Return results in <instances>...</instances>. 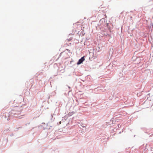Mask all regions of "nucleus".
<instances>
[{"mask_svg": "<svg viewBox=\"0 0 153 153\" xmlns=\"http://www.w3.org/2000/svg\"><path fill=\"white\" fill-rule=\"evenodd\" d=\"M68 88H69V89H70L71 88L70 87L68 86Z\"/></svg>", "mask_w": 153, "mask_h": 153, "instance_id": "nucleus-12", "label": "nucleus"}, {"mask_svg": "<svg viewBox=\"0 0 153 153\" xmlns=\"http://www.w3.org/2000/svg\"><path fill=\"white\" fill-rule=\"evenodd\" d=\"M21 114V113L19 111L12 110L5 115V118L6 119L7 121L12 119L13 117L18 118L21 119L23 117L22 116L24 115Z\"/></svg>", "mask_w": 153, "mask_h": 153, "instance_id": "nucleus-1", "label": "nucleus"}, {"mask_svg": "<svg viewBox=\"0 0 153 153\" xmlns=\"http://www.w3.org/2000/svg\"><path fill=\"white\" fill-rule=\"evenodd\" d=\"M106 26L110 30L111 28H112L113 26L111 23H106Z\"/></svg>", "mask_w": 153, "mask_h": 153, "instance_id": "nucleus-3", "label": "nucleus"}, {"mask_svg": "<svg viewBox=\"0 0 153 153\" xmlns=\"http://www.w3.org/2000/svg\"><path fill=\"white\" fill-rule=\"evenodd\" d=\"M123 74H122L121 73H120L119 74V76L120 77H122V76Z\"/></svg>", "mask_w": 153, "mask_h": 153, "instance_id": "nucleus-7", "label": "nucleus"}, {"mask_svg": "<svg viewBox=\"0 0 153 153\" xmlns=\"http://www.w3.org/2000/svg\"><path fill=\"white\" fill-rule=\"evenodd\" d=\"M96 50H94V49L93 50V54H94V52H96Z\"/></svg>", "mask_w": 153, "mask_h": 153, "instance_id": "nucleus-9", "label": "nucleus"}, {"mask_svg": "<svg viewBox=\"0 0 153 153\" xmlns=\"http://www.w3.org/2000/svg\"><path fill=\"white\" fill-rule=\"evenodd\" d=\"M71 113H72V114H73L74 113V111H73Z\"/></svg>", "mask_w": 153, "mask_h": 153, "instance_id": "nucleus-11", "label": "nucleus"}, {"mask_svg": "<svg viewBox=\"0 0 153 153\" xmlns=\"http://www.w3.org/2000/svg\"><path fill=\"white\" fill-rule=\"evenodd\" d=\"M100 87H98L97 88H95L94 89L95 91H97V90H100Z\"/></svg>", "mask_w": 153, "mask_h": 153, "instance_id": "nucleus-6", "label": "nucleus"}, {"mask_svg": "<svg viewBox=\"0 0 153 153\" xmlns=\"http://www.w3.org/2000/svg\"><path fill=\"white\" fill-rule=\"evenodd\" d=\"M68 115H69V116H71L72 114V113H69V114H68Z\"/></svg>", "mask_w": 153, "mask_h": 153, "instance_id": "nucleus-10", "label": "nucleus"}, {"mask_svg": "<svg viewBox=\"0 0 153 153\" xmlns=\"http://www.w3.org/2000/svg\"><path fill=\"white\" fill-rule=\"evenodd\" d=\"M85 59V56H83L80 59H79L77 63V65H79L81 64L83 61H84Z\"/></svg>", "mask_w": 153, "mask_h": 153, "instance_id": "nucleus-2", "label": "nucleus"}, {"mask_svg": "<svg viewBox=\"0 0 153 153\" xmlns=\"http://www.w3.org/2000/svg\"><path fill=\"white\" fill-rule=\"evenodd\" d=\"M101 20H102V19H101V20L100 21V22H101Z\"/></svg>", "mask_w": 153, "mask_h": 153, "instance_id": "nucleus-16", "label": "nucleus"}, {"mask_svg": "<svg viewBox=\"0 0 153 153\" xmlns=\"http://www.w3.org/2000/svg\"><path fill=\"white\" fill-rule=\"evenodd\" d=\"M51 116L52 117H53V116H52V115H51Z\"/></svg>", "mask_w": 153, "mask_h": 153, "instance_id": "nucleus-14", "label": "nucleus"}, {"mask_svg": "<svg viewBox=\"0 0 153 153\" xmlns=\"http://www.w3.org/2000/svg\"><path fill=\"white\" fill-rule=\"evenodd\" d=\"M152 153H153V152H152Z\"/></svg>", "mask_w": 153, "mask_h": 153, "instance_id": "nucleus-17", "label": "nucleus"}, {"mask_svg": "<svg viewBox=\"0 0 153 153\" xmlns=\"http://www.w3.org/2000/svg\"><path fill=\"white\" fill-rule=\"evenodd\" d=\"M104 36H105L108 39H110V38L112 37L111 36V35L110 34H108L107 33H105L104 34Z\"/></svg>", "mask_w": 153, "mask_h": 153, "instance_id": "nucleus-5", "label": "nucleus"}, {"mask_svg": "<svg viewBox=\"0 0 153 153\" xmlns=\"http://www.w3.org/2000/svg\"><path fill=\"white\" fill-rule=\"evenodd\" d=\"M13 134H12V135H11L10 136H13Z\"/></svg>", "mask_w": 153, "mask_h": 153, "instance_id": "nucleus-13", "label": "nucleus"}, {"mask_svg": "<svg viewBox=\"0 0 153 153\" xmlns=\"http://www.w3.org/2000/svg\"><path fill=\"white\" fill-rule=\"evenodd\" d=\"M22 128V127H19V128H16V131H18V129H19V128Z\"/></svg>", "mask_w": 153, "mask_h": 153, "instance_id": "nucleus-8", "label": "nucleus"}, {"mask_svg": "<svg viewBox=\"0 0 153 153\" xmlns=\"http://www.w3.org/2000/svg\"><path fill=\"white\" fill-rule=\"evenodd\" d=\"M59 123H61V121H60V122H59Z\"/></svg>", "mask_w": 153, "mask_h": 153, "instance_id": "nucleus-15", "label": "nucleus"}, {"mask_svg": "<svg viewBox=\"0 0 153 153\" xmlns=\"http://www.w3.org/2000/svg\"><path fill=\"white\" fill-rule=\"evenodd\" d=\"M56 94V93L55 91L52 92L50 94H48V96L49 97V98L51 97H52L54 96Z\"/></svg>", "mask_w": 153, "mask_h": 153, "instance_id": "nucleus-4", "label": "nucleus"}]
</instances>
